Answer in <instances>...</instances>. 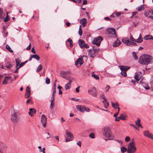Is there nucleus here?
Wrapping results in <instances>:
<instances>
[{
    "label": "nucleus",
    "mask_w": 153,
    "mask_h": 153,
    "mask_svg": "<svg viewBox=\"0 0 153 153\" xmlns=\"http://www.w3.org/2000/svg\"><path fill=\"white\" fill-rule=\"evenodd\" d=\"M31 94V93H26L25 94V97L26 98H28L29 97Z\"/></svg>",
    "instance_id": "49530a36"
},
{
    "label": "nucleus",
    "mask_w": 153,
    "mask_h": 153,
    "mask_svg": "<svg viewBox=\"0 0 153 153\" xmlns=\"http://www.w3.org/2000/svg\"><path fill=\"white\" fill-rule=\"evenodd\" d=\"M100 97L104 100L103 101H106L107 99L106 98L104 94H102L100 96Z\"/></svg>",
    "instance_id": "a18cd8bd"
},
{
    "label": "nucleus",
    "mask_w": 153,
    "mask_h": 153,
    "mask_svg": "<svg viewBox=\"0 0 153 153\" xmlns=\"http://www.w3.org/2000/svg\"><path fill=\"white\" fill-rule=\"evenodd\" d=\"M132 54L134 59L135 60H137L138 59V58L136 53L134 52H133L132 53Z\"/></svg>",
    "instance_id": "e433bc0d"
},
{
    "label": "nucleus",
    "mask_w": 153,
    "mask_h": 153,
    "mask_svg": "<svg viewBox=\"0 0 153 153\" xmlns=\"http://www.w3.org/2000/svg\"><path fill=\"white\" fill-rule=\"evenodd\" d=\"M83 63V59L82 58H79L75 62V65L78 67L80 66Z\"/></svg>",
    "instance_id": "f8f14e48"
},
{
    "label": "nucleus",
    "mask_w": 153,
    "mask_h": 153,
    "mask_svg": "<svg viewBox=\"0 0 153 153\" xmlns=\"http://www.w3.org/2000/svg\"><path fill=\"white\" fill-rule=\"evenodd\" d=\"M67 41L69 42L70 44L73 43L72 40L70 38L68 39L67 40Z\"/></svg>",
    "instance_id": "4d7b16f0"
},
{
    "label": "nucleus",
    "mask_w": 153,
    "mask_h": 153,
    "mask_svg": "<svg viewBox=\"0 0 153 153\" xmlns=\"http://www.w3.org/2000/svg\"><path fill=\"white\" fill-rule=\"evenodd\" d=\"M111 104L112 107L115 109H117L119 106V104L117 102L114 103L112 102H111Z\"/></svg>",
    "instance_id": "b1692460"
},
{
    "label": "nucleus",
    "mask_w": 153,
    "mask_h": 153,
    "mask_svg": "<svg viewBox=\"0 0 153 153\" xmlns=\"http://www.w3.org/2000/svg\"><path fill=\"white\" fill-rule=\"evenodd\" d=\"M140 122V119L138 118V120L135 121V124L138 127H141V128H143V127L141 125Z\"/></svg>",
    "instance_id": "5701e85b"
},
{
    "label": "nucleus",
    "mask_w": 153,
    "mask_h": 153,
    "mask_svg": "<svg viewBox=\"0 0 153 153\" xmlns=\"http://www.w3.org/2000/svg\"><path fill=\"white\" fill-rule=\"evenodd\" d=\"M87 22V20L85 18H83L80 21V23L82 25L83 27L85 26V25L86 24Z\"/></svg>",
    "instance_id": "dca6fc26"
},
{
    "label": "nucleus",
    "mask_w": 153,
    "mask_h": 153,
    "mask_svg": "<svg viewBox=\"0 0 153 153\" xmlns=\"http://www.w3.org/2000/svg\"><path fill=\"white\" fill-rule=\"evenodd\" d=\"M88 93L93 97H96L97 95L96 89L94 87L90 88L88 91Z\"/></svg>",
    "instance_id": "9d476101"
},
{
    "label": "nucleus",
    "mask_w": 153,
    "mask_h": 153,
    "mask_svg": "<svg viewBox=\"0 0 153 153\" xmlns=\"http://www.w3.org/2000/svg\"><path fill=\"white\" fill-rule=\"evenodd\" d=\"M76 108L78 110L82 112H83L85 111L89 112L90 111L89 108L82 105H77L76 106Z\"/></svg>",
    "instance_id": "39448f33"
},
{
    "label": "nucleus",
    "mask_w": 153,
    "mask_h": 153,
    "mask_svg": "<svg viewBox=\"0 0 153 153\" xmlns=\"http://www.w3.org/2000/svg\"><path fill=\"white\" fill-rule=\"evenodd\" d=\"M77 145L79 146L80 147L81 146V142L80 141L76 143Z\"/></svg>",
    "instance_id": "052dcab7"
},
{
    "label": "nucleus",
    "mask_w": 153,
    "mask_h": 153,
    "mask_svg": "<svg viewBox=\"0 0 153 153\" xmlns=\"http://www.w3.org/2000/svg\"><path fill=\"white\" fill-rule=\"evenodd\" d=\"M143 38L140 39V38H138L137 39H135V42H137L139 43H140L143 42Z\"/></svg>",
    "instance_id": "58836bf2"
},
{
    "label": "nucleus",
    "mask_w": 153,
    "mask_h": 153,
    "mask_svg": "<svg viewBox=\"0 0 153 153\" xmlns=\"http://www.w3.org/2000/svg\"><path fill=\"white\" fill-rule=\"evenodd\" d=\"M15 61L16 63V65L17 66H18L19 65L20 62V60L19 59H15Z\"/></svg>",
    "instance_id": "a19ab883"
},
{
    "label": "nucleus",
    "mask_w": 153,
    "mask_h": 153,
    "mask_svg": "<svg viewBox=\"0 0 153 153\" xmlns=\"http://www.w3.org/2000/svg\"><path fill=\"white\" fill-rule=\"evenodd\" d=\"M91 75L93 77L96 79H99V76L98 75L95 74H92Z\"/></svg>",
    "instance_id": "09e8293b"
},
{
    "label": "nucleus",
    "mask_w": 153,
    "mask_h": 153,
    "mask_svg": "<svg viewBox=\"0 0 153 153\" xmlns=\"http://www.w3.org/2000/svg\"><path fill=\"white\" fill-rule=\"evenodd\" d=\"M51 104L50 105V108L51 109H53V108L54 106L55 105L54 101H52L51 100Z\"/></svg>",
    "instance_id": "c9c22d12"
},
{
    "label": "nucleus",
    "mask_w": 153,
    "mask_h": 153,
    "mask_svg": "<svg viewBox=\"0 0 153 153\" xmlns=\"http://www.w3.org/2000/svg\"><path fill=\"white\" fill-rule=\"evenodd\" d=\"M106 31L110 34V36L114 38H116L117 35L115 29L112 28H109L107 29Z\"/></svg>",
    "instance_id": "6e6552de"
},
{
    "label": "nucleus",
    "mask_w": 153,
    "mask_h": 153,
    "mask_svg": "<svg viewBox=\"0 0 153 153\" xmlns=\"http://www.w3.org/2000/svg\"><path fill=\"white\" fill-rule=\"evenodd\" d=\"M131 45L133 46H136L137 45V44L135 42H130L128 46Z\"/></svg>",
    "instance_id": "c03bdc74"
},
{
    "label": "nucleus",
    "mask_w": 153,
    "mask_h": 153,
    "mask_svg": "<svg viewBox=\"0 0 153 153\" xmlns=\"http://www.w3.org/2000/svg\"><path fill=\"white\" fill-rule=\"evenodd\" d=\"M82 29L79 30L78 31L79 34L80 36H81L82 35Z\"/></svg>",
    "instance_id": "864d4df0"
},
{
    "label": "nucleus",
    "mask_w": 153,
    "mask_h": 153,
    "mask_svg": "<svg viewBox=\"0 0 153 153\" xmlns=\"http://www.w3.org/2000/svg\"><path fill=\"white\" fill-rule=\"evenodd\" d=\"M32 57L38 61L40 59L39 57L37 54H32Z\"/></svg>",
    "instance_id": "c756f323"
},
{
    "label": "nucleus",
    "mask_w": 153,
    "mask_h": 153,
    "mask_svg": "<svg viewBox=\"0 0 153 153\" xmlns=\"http://www.w3.org/2000/svg\"><path fill=\"white\" fill-rule=\"evenodd\" d=\"M10 119L13 123H16L20 119V116L19 112L14 109L11 111Z\"/></svg>",
    "instance_id": "f03ea898"
},
{
    "label": "nucleus",
    "mask_w": 153,
    "mask_h": 153,
    "mask_svg": "<svg viewBox=\"0 0 153 153\" xmlns=\"http://www.w3.org/2000/svg\"><path fill=\"white\" fill-rule=\"evenodd\" d=\"M99 49L98 48L95 49L93 48L90 49L88 51V55L90 57L93 58L94 57L97 53L99 51Z\"/></svg>",
    "instance_id": "0eeeda50"
},
{
    "label": "nucleus",
    "mask_w": 153,
    "mask_h": 153,
    "mask_svg": "<svg viewBox=\"0 0 153 153\" xmlns=\"http://www.w3.org/2000/svg\"><path fill=\"white\" fill-rule=\"evenodd\" d=\"M136 149V148L134 146L133 140V141L129 144L127 152L128 153H134Z\"/></svg>",
    "instance_id": "20e7f679"
},
{
    "label": "nucleus",
    "mask_w": 153,
    "mask_h": 153,
    "mask_svg": "<svg viewBox=\"0 0 153 153\" xmlns=\"http://www.w3.org/2000/svg\"><path fill=\"white\" fill-rule=\"evenodd\" d=\"M45 148H43L42 149V150H39L40 152H43V153H45Z\"/></svg>",
    "instance_id": "69168bd1"
},
{
    "label": "nucleus",
    "mask_w": 153,
    "mask_h": 153,
    "mask_svg": "<svg viewBox=\"0 0 153 153\" xmlns=\"http://www.w3.org/2000/svg\"><path fill=\"white\" fill-rule=\"evenodd\" d=\"M122 42L126 44L127 45H129L130 41L128 38H125L122 39Z\"/></svg>",
    "instance_id": "a211bd4d"
},
{
    "label": "nucleus",
    "mask_w": 153,
    "mask_h": 153,
    "mask_svg": "<svg viewBox=\"0 0 153 153\" xmlns=\"http://www.w3.org/2000/svg\"><path fill=\"white\" fill-rule=\"evenodd\" d=\"M119 67L120 68V70L122 71H124L126 72L130 68V67L123 65L120 66Z\"/></svg>",
    "instance_id": "4468645a"
},
{
    "label": "nucleus",
    "mask_w": 153,
    "mask_h": 153,
    "mask_svg": "<svg viewBox=\"0 0 153 153\" xmlns=\"http://www.w3.org/2000/svg\"><path fill=\"white\" fill-rule=\"evenodd\" d=\"M65 133L67 135V137L66 138V142H69L72 140H73V135L72 134L69 132L67 130L65 131Z\"/></svg>",
    "instance_id": "1a4fd4ad"
},
{
    "label": "nucleus",
    "mask_w": 153,
    "mask_h": 153,
    "mask_svg": "<svg viewBox=\"0 0 153 153\" xmlns=\"http://www.w3.org/2000/svg\"><path fill=\"white\" fill-rule=\"evenodd\" d=\"M121 74L124 77H126L127 74L126 73V71H122L121 72Z\"/></svg>",
    "instance_id": "37998d69"
},
{
    "label": "nucleus",
    "mask_w": 153,
    "mask_h": 153,
    "mask_svg": "<svg viewBox=\"0 0 153 153\" xmlns=\"http://www.w3.org/2000/svg\"><path fill=\"white\" fill-rule=\"evenodd\" d=\"M130 140V138L128 136L126 137L125 139V141L126 142H128Z\"/></svg>",
    "instance_id": "5fc2aeb1"
},
{
    "label": "nucleus",
    "mask_w": 153,
    "mask_h": 153,
    "mask_svg": "<svg viewBox=\"0 0 153 153\" xmlns=\"http://www.w3.org/2000/svg\"><path fill=\"white\" fill-rule=\"evenodd\" d=\"M89 48V46L87 44L85 43L84 44V45H83V48Z\"/></svg>",
    "instance_id": "680f3d73"
},
{
    "label": "nucleus",
    "mask_w": 153,
    "mask_h": 153,
    "mask_svg": "<svg viewBox=\"0 0 153 153\" xmlns=\"http://www.w3.org/2000/svg\"><path fill=\"white\" fill-rule=\"evenodd\" d=\"M120 117L121 120H124L127 117V115L126 114L123 113L122 114Z\"/></svg>",
    "instance_id": "393cba45"
},
{
    "label": "nucleus",
    "mask_w": 153,
    "mask_h": 153,
    "mask_svg": "<svg viewBox=\"0 0 153 153\" xmlns=\"http://www.w3.org/2000/svg\"><path fill=\"white\" fill-rule=\"evenodd\" d=\"M31 52L34 54H35L36 53V51L34 48H32L31 49Z\"/></svg>",
    "instance_id": "e2e57ef3"
},
{
    "label": "nucleus",
    "mask_w": 153,
    "mask_h": 153,
    "mask_svg": "<svg viewBox=\"0 0 153 153\" xmlns=\"http://www.w3.org/2000/svg\"><path fill=\"white\" fill-rule=\"evenodd\" d=\"M121 43V42L118 40V39H117L113 44V46L114 47H116L119 45Z\"/></svg>",
    "instance_id": "f3484780"
},
{
    "label": "nucleus",
    "mask_w": 153,
    "mask_h": 153,
    "mask_svg": "<svg viewBox=\"0 0 153 153\" xmlns=\"http://www.w3.org/2000/svg\"><path fill=\"white\" fill-rule=\"evenodd\" d=\"M153 13V11L151 10L147 12L144 13V15L146 17H148L150 15H151L152 13Z\"/></svg>",
    "instance_id": "a878e982"
},
{
    "label": "nucleus",
    "mask_w": 153,
    "mask_h": 153,
    "mask_svg": "<svg viewBox=\"0 0 153 153\" xmlns=\"http://www.w3.org/2000/svg\"><path fill=\"white\" fill-rule=\"evenodd\" d=\"M67 73V72L66 71H62L60 73L61 76L63 78H65V75H66Z\"/></svg>",
    "instance_id": "7c9ffc66"
},
{
    "label": "nucleus",
    "mask_w": 153,
    "mask_h": 153,
    "mask_svg": "<svg viewBox=\"0 0 153 153\" xmlns=\"http://www.w3.org/2000/svg\"><path fill=\"white\" fill-rule=\"evenodd\" d=\"M7 16L4 19V21L5 22H7L10 19V17L9 15H8V12L6 13Z\"/></svg>",
    "instance_id": "473e14b6"
},
{
    "label": "nucleus",
    "mask_w": 153,
    "mask_h": 153,
    "mask_svg": "<svg viewBox=\"0 0 153 153\" xmlns=\"http://www.w3.org/2000/svg\"><path fill=\"white\" fill-rule=\"evenodd\" d=\"M120 117H118L116 118L115 119V121H117L118 122L120 121Z\"/></svg>",
    "instance_id": "bf43d9fd"
},
{
    "label": "nucleus",
    "mask_w": 153,
    "mask_h": 153,
    "mask_svg": "<svg viewBox=\"0 0 153 153\" xmlns=\"http://www.w3.org/2000/svg\"><path fill=\"white\" fill-rule=\"evenodd\" d=\"M71 84L69 83H67L65 85V88L66 90H68L70 88Z\"/></svg>",
    "instance_id": "ea45409f"
},
{
    "label": "nucleus",
    "mask_w": 153,
    "mask_h": 153,
    "mask_svg": "<svg viewBox=\"0 0 153 153\" xmlns=\"http://www.w3.org/2000/svg\"><path fill=\"white\" fill-rule=\"evenodd\" d=\"M42 68V66L41 65H39L38 68H37V69H36V72H39L40 71H41Z\"/></svg>",
    "instance_id": "2f4dec72"
},
{
    "label": "nucleus",
    "mask_w": 153,
    "mask_h": 153,
    "mask_svg": "<svg viewBox=\"0 0 153 153\" xmlns=\"http://www.w3.org/2000/svg\"><path fill=\"white\" fill-rule=\"evenodd\" d=\"M144 135L148 137L153 139V135L149 132V131H145L143 132Z\"/></svg>",
    "instance_id": "ddd939ff"
},
{
    "label": "nucleus",
    "mask_w": 153,
    "mask_h": 153,
    "mask_svg": "<svg viewBox=\"0 0 153 153\" xmlns=\"http://www.w3.org/2000/svg\"><path fill=\"white\" fill-rule=\"evenodd\" d=\"M149 18L150 19H153V13H152L151 15H150L149 16Z\"/></svg>",
    "instance_id": "0e129e2a"
},
{
    "label": "nucleus",
    "mask_w": 153,
    "mask_h": 153,
    "mask_svg": "<svg viewBox=\"0 0 153 153\" xmlns=\"http://www.w3.org/2000/svg\"><path fill=\"white\" fill-rule=\"evenodd\" d=\"M85 42L84 41L79 39V44L81 48H83V45L85 44Z\"/></svg>",
    "instance_id": "6ab92c4d"
},
{
    "label": "nucleus",
    "mask_w": 153,
    "mask_h": 153,
    "mask_svg": "<svg viewBox=\"0 0 153 153\" xmlns=\"http://www.w3.org/2000/svg\"><path fill=\"white\" fill-rule=\"evenodd\" d=\"M89 137L91 138H94L95 137L94 134L93 133H91L89 134Z\"/></svg>",
    "instance_id": "3c124183"
},
{
    "label": "nucleus",
    "mask_w": 153,
    "mask_h": 153,
    "mask_svg": "<svg viewBox=\"0 0 153 153\" xmlns=\"http://www.w3.org/2000/svg\"><path fill=\"white\" fill-rule=\"evenodd\" d=\"M3 13V10H2L0 8V18H1L2 16V13Z\"/></svg>",
    "instance_id": "774afa93"
},
{
    "label": "nucleus",
    "mask_w": 153,
    "mask_h": 153,
    "mask_svg": "<svg viewBox=\"0 0 153 153\" xmlns=\"http://www.w3.org/2000/svg\"><path fill=\"white\" fill-rule=\"evenodd\" d=\"M102 133L103 135L105 137L108 138L109 140L113 139L114 135L109 127L106 126L104 127L102 131Z\"/></svg>",
    "instance_id": "7ed1b4c3"
},
{
    "label": "nucleus",
    "mask_w": 153,
    "mask_h": 153,
    "mask_svg": "<svg viewBox=\"0 0 153 153\" xmlns=\"http://www.w3.org/2000/svg\"><path fill=\"white\" fill-rule=\"evenodd\" d=\"M141 78V76L140 75V73H139L136 74L134 76V79L137 81H139Z\"/></svg>",
    "instance_id": "4be33fe9"
},
{
    "label": "nucleus",
    "mask_w": 153,
    "mask_h": 153,
    "mask_svg": "<svg viewBox=\"0 0 153 153\" xmlns=\"http://www.w3.org/2000/svg\"><path fill=\"white\" fill-rule=\"evenodd\" d=\"M11 77L6 76L5 77L4 81L3 82V84L4 85L7 84L8 81L10 79Z\"/></svg>",
    "instance_id": "aec40b11"
},
{
    "label": "nucleus",
    "mask_w": 153,
    "mask_h": 153,
    "mask_svg": "<svg viewBox=\"0 0 153 153\" xmlns=\"http://www.w3.org/2000/svg\"><path fill=\"white\" fill-rule=\"evenodd\" d=\"M6 48L9 52L11 53H13V51L11 49L10 46L8 45H6Z\"/></svg>",
    "instance_id": "f704fd0d"
},
{
    "label": "nucleus",
    "mask_w": 153,
    "mask_h": 153,
    "mask_svg": "<svg viewBox=\"0 0 153 153\" xmlns=\"http://www.w3.org/2000/svg\"><path fill=\"white\" fill-rule=\"evenodd\" d=\"M56 80L55 82H56ZM56 82H55L53 84V90H56Z\"/></svg>",
    "instance_id": "6e6d98bb"
},
{
    "label": "nucleus",
    "mask_w": 153,
    "mask_h": 153,
    "mask_svg": "<svg viewBox=\"0 0 153 153\" xmlns=\"http://www.w3.org/2000/svg\"><path fill=\"white\" fill-rule=\"evenodd\" d=\"M41 122L43 127L45 128L47 123V118L45 115L43 114L41 116Z\"/></svg>",
    "instance_id": "9b49d317"
},
{
    "label": "nucleus",
    "mask_w": 153,
    "mask_h": 153,
    "mask_svg": "<svg viewBox=\"0 0 153 153\" xmlns=\"http://www.w3.org/2000/svg\"><path fill=\"white\" fill-rule=\"evenodd\" d=\"M152 59L153 57L150 55L145 54L140 57L139 62L140 64L147 65L151 63Z\"/></svg>",
    "instance_id": "f257e3e1"
},
{
    "label": "nucleus",
    "mask_w": 153,
    "mask_h": 153,
    "mask_svg": "<svg viewBox=\"0 0 153 153\" xmlns=\"http://www.w3.org/2000/svg\"><path fill=\"white\" fill-rule=\"evenodd\" d=\"M29 114L31 117L33 116V114H35L36 112V110L34 108H29Z\"/></svg>",
    "instance_id": "2eb2a0df"
},
{
    "label": "nucleus",
    "mask_w": 153,
    "mask_h": 153,
    "mask_svg": "<svg viewBox=\"0 0 153 153\" xmlns=\"http://www.w3.org/2000/svg\"><path fill=\"white\" fill-rule=\"evenodd\" d=\"M73 80V79L72 78L70 77L69 79L68 80L69 82H68V83H69L71 84V83L72 82Z\"/></svg>",
    "instance_id": "13d9d810"
},
{
    "label": "nucleus",
    "mask_w": 153,
    "mask_h": 153,
    "mask_svg": "<svg viewBox=\"0 0 153 153\" xmlns=\"http://www.w3.org/2000/svg\"><path fill=\"white\" fill-rule=\"evenodd\" d=\"M121 14V13L120 12H116V13H114L111 16L113 17H118L120 16Z\"/></svg>",
    "instance_id": "412c9836"
},
{
    "label": "nucleus",
    "mask_w": 153,
    "mask_h": 153,
    "mask_svg": "<svg viewBox=\"0 0 153 153\" xmlns=\"http://www.w3.org/2000/svg\"><path fill=\"white\" fill-rule=\"evenodd\" d=\"M1 146L0 145V149L1 150H5L7 148V147L6 146L3 144L2 143Z\"/></svg>",
    "instance_id": "c85d7f7f"
},
{
    "label": "nucleus",
    "mask_w": 153,
    "mask_h": 153,
    "mask_svg": "<svg viewBox=\"0 0 153 153\" xmlns=\"http://www.w3.org/2000/svg\"><path fill=\"white\" fill-rule=\"evenodd\" d=\"M87 4V1L86 0H83L82 3V5H85Z\"/></svg>",
    "instance_id": "338daca9"
},
{
    "label": "nucleus",
    "mask_w": 153,
    "mask_h": 153,
    "mask_svg": "<svg viewBox=\"0 0 153 153\" xmlns=\"http://www.w3.org/2000/svg\"><path fill=\"white\" fill-rule=\"evenodd\" d=\"M136 9L138 11H140L144 10V7L143 5H142L138 7Z\"/></svg>",
    "instance_id": "cd10ccee"
},
{
    "label": "nucleus",
    "mask_w": 153,
    "mask_h": 153,
    "mask_svg": "<svg viewBox=\"0 0 153 153\" xmlns=\"http://www.w3.org/2000/svg\"><path fill=\"white\" fill-rule=\"evenodd\" d=\"M130 40L132 41L133 42H135V39L133 38V37L131 36V34H130Z\"/></svg>",
    "instance_id": "603ef678"
},
{
    "label": "nucleus",
    "mask_w": 153,
    "mask_h": 153,
    "mask_svg": "<svg viewBox=\"0 0 153 153\" xmlns=\"http://www.w3.org/2000/svg\"><path fill=\"white\" fill-rule=\"evenodd\" d=\"M26 93H31L30 92V88L29 86H27L26 90Z\"/></svg>",
    "instance_id": "79ce46f5"
},
{
    "label": "nucleus",
    "mask_w": 153,
    "mask_h": 153,
    "mask_svg": "<svg viewBox=\"0 0 153 153\" xmlns=\"http://www.w3.org/2000/svg\"><path fill=\"white\" fill-rule=\"evenodd\" d=\"M144 39L145 40H148L150 39H153V37L151 35H148L145 36L144 37Z\"/></svg>",
    "instance_id": "72a5a7b5"
},
{
    "label": "nucleus",
    "mask_w": 153,
    "mask_h": 153,
    "mask_svg": "<svg viewBox=\"0 0 153 153\" xmlns=\"http://www.w3.org/2000/svg\"><path fill=\"white\" fill-rule=\"evenodd\" d=\"M103 39L100 36L95 37L92 41V43L93 44L96 45L98 46H99L100 45V43Z\"/></svg>",
    "instance_id": "423d86ee"
},
{
    "label": "nucleus",
    "mask_w": 153,
    "mask_h": 153,
    "mask_svg": "<svg viewBox=\"0 0 153 153\" xmlns=\"http://www.w3.org/2000/svg\"><path fill=\"white\" fill-rule=\"evenodd\" d=\"M12 66V65L11 64L9 63H8L6 64L5 67L9 69L11 68Z\"/></svg>",
    "instance_id": "de8ad7c7"
},
{
    "label": "nucleus",
    "mask_w": 153,
    "mask_h": 153,
    "mask_svg": "<svg viewBox=\"0 0 153 153\" xmlns=\"http://www.w3.org/2000/svg\"><path fill=\"white\" fill-rule=\"evenodd\" d=\"M45 81L46 83L47 84H49L50 82V79L48 77H47L46 78Z\"/></svg>",
    "instance_id": "8fccbe9b"
},
{
    "label": "nucleus",
    "mask_w": 153,
    "mask_h": 153,
    "mask_svg": "<svg viewBox=\"0 0 153 153\" xmlns=\"http://www.w3.org/2000/svg\"><path fill=\"white\" fill-rule=\"evenodd\" d=\"M121 152L122 153H125L127 150L123 146H121Z\"/></svg>",
    "instance_id": "4c0bfd02"
},
{
    "label": "nucleus",
    "mask_w": 153,
    "mask_h": 153,
    "mask_svg": "<svg viewBox=\"0 0 153 153\" xmlns=\"http://www.w3.org/2000/svg\"><path fill=\"white\" fill-rule=\"evenodd\" d=\"M102 102L104 103L105 108H107L109 105V103L107 101V100H106V101L104 102V101H103Z\"/></svg>",
    "instance_id": "bb28decb"
}]
</instances>
